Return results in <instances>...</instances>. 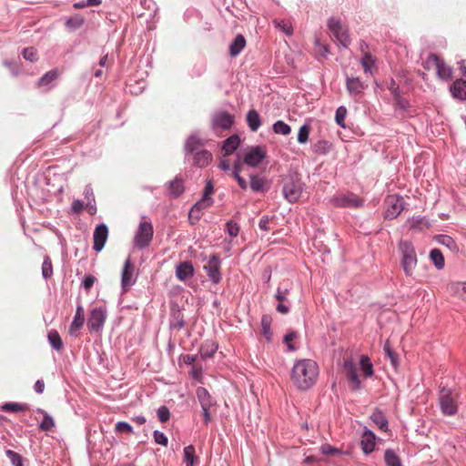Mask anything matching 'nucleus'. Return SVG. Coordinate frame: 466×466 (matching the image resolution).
<instances>
[{"label": "nucleus", "mask_w": 466, "mask_h": 466, "mask_svg": "<svg viewBox=\"0 0 466 466\" xmlns=\"http://www.w3.org/2000/svg\"><path fill=\"white\" fill-rule=\"evenodd\" d=\"M424 220V218L421 217H412L408 219L407 226L410 229H421V224Z\"/></svg>", "instance_id": "nucleus-60"}, {"label": "nucleus", "mask_w": 466, "mask_h": 466, "mask_svg": "<svg viewBox=\"0 0 466 466\" xmlns=\"http://www.w3.org/2000/svg\"><path fill=\"white\" fill-rule=\"evenodd\" d=\"M53 275L52 261L48 256L44 258L42 264V276L45 279H48Z\"/></svg>", "instance_id": "nucleus-50"}, {"label": "nucleus", "mask_w": 466, "mask_h": 466, "mask_svg": "<svg viewBox=\"0 0 466 466\" xmlns=\"http://www.w3.org/2000/svg\"><path fill=\"white\" fill-rule=\"evenodd\" d=\"M319 377V366L310 359H301L295 361L290 379L293 384L300 390H308L312 388Z\"/></svg>", "instance_id": "nucleus-1"}, {"label": "nucleus", "mask_w": 466, "mask_h": 466, "mask_svg": "<svg viewBox=\"0 0 466 466\" xmlns=\"http://www.w3.org/2000/svg\"><path fill=\"white\" fill-rule=\"evenodd\" d=\"M22 55L25 60L30 61V62H35L38 58L37 52H36L35 48L32 47V46L24 48Z\"/></svg>", "instance_id": "nucleus-58"}, {"label": "nucleus", "mask_w": 466, "mask_h": 466, "mask_svg": "<svg viewBox=\"0 0 466 466\" xmlns=\"http://www.w3.org/2000/svg\"><path fill=\"white\" fill-rule=\"evenodd\" d=\"M246 46V39L243 35L238 34L232 40L229 45V56L236 57L238 56Z\"/></svg>", "instance_id": "nucleus-28"}, {"label": "nucleus", "mask_w": 466, "mask_h": 466, "mask_svg": "<svg viewBox=\"0 0 466 466\" xmlns=\"http://www.w3.org/2000/svg\"><path fill=\"white\" fill-rule=\"evenodd\" d=\"M106 319V310L102 307L94 308L91 309L87 328L93 332H100L103 329Z\"/></svg>", "instance_id": "nucleus-11"}, {"label": "nucleus", "mask_w": 466, "mask_h": 466, "mask_svg": "<svg viewBox=\"0 0 466 466\" xmlns=\"http://www.w3.org/2000/svg\"><path fill=\"white\" fill-rule=\"evenodd\" d=\"M37 412L44 415L41 422L39 423V429L43 431H48L55 427V420L52 416L46 412L42 409H37Z\"/></svg>", "instance_id": "nucleus-35"}, {"label": "nucleus", "mask_w": 466, "mask_h": 466, "mask_svg": "<svg viewBox=\"0 0 466 466\" xmlns=\"http://www.w3.org/2000/svg\"><path fill=\"white\" fill-rule=\"evenodd\" d=\"M115 430L116 432H127V433H133V427L126 422V421H118L116 424Z\"/></svg>", "instance_id": "nucleus-63"}, {"label": "nucleus", "mask_w": 466, "mask_h": 466, "mask_svg": "<svg viewBox=\"0 0 466 466\" xmlns=\"http://www.w3.org/2000/svg\"><path fill=\"white\" fill-rule=\"evenodd\" d=\"M214 193V186L211 180H207L206 185L203 191L202 198L207 199H213L211 195Z\"/></svg>", "instance_id": "nucleus-64"}, {"label": "nucleus", "mask_w": 466, "mask_h": 466, "mask_svg": "<svg viewBox=\"0 0 466 466\" xmlns=\"http://www.w3.org/2000/svg\"><path fill=\"white\" fill-rule=\"evenodd\" d=\"M153 436H154V441H155V442L157 444H159V445H162V446H167V445L168 440H167V437L165 435L164 432L156 430L153 432Z\"/></svg>", "instance_id": "nucleus-62"}, {"label": "nucleus", "mask_w": 466, "mask_h": 466, "mask_svg": "<svg viewBox=\"0 0 466 466\" xmlns=\"http://www.w3.org/2000/svg\"><path fill=\"white\" fill-rule=\"evenodd\" d=\"M384 461L387 466H402L400 458L391 449H388L385 451Z\"/></svg>", "instance_id": "nucleus-37"}, {"label": "nucleus", "mask_w": 466, "mask_h": 466, "mask_svg": "<svg viewBox=\"0 0 466 466\" xmlns=\"http://www.w3.org/2000/svg\"><path fill=\"white\" fill-rule=\"evenodd\" d=\"M360 369L363 371L365 377L369 378L373 375V366L368 356L362 355L360 360Z\"/></svg>", "instance_id": "nucleus-41"}, {"label": "nucleus", "mask_w": 466, "mask_h": 466, "mask_svg": "<svg viewBox=\"0 0 466 466\" xmlns=\"http://www.w3.org/2000/svg\"><path fill=\"white\" fill-rule=\"evenodd\" d=\"M383 350L385 352V355L390 359V361L394 369H397L399 367V356L398 354L393 350L392 347L390 346V343L389 340H387L384 343Z\"/></svg>", "instance_id": "nucleus-39"}, {"label": "nucleus", "mask_w": 466, "mask_h": 466, "mask_svg": "<svg viewBox=\"0 0 466 466\" xmlns=\"http://www.w3.org/2000/svg\"><path fill=\"white\" fill-rule=\"evenodd\" d=\"M214 203V199H207L201 198L196 202L189 210L188 219L192 225L196 224L201 218L203 211L208 208L211 207Z\"/></svg>", "instance_id": "nucleus-16"}, {"label": "nucleus", "mask_w": 466, "mask_h": 466, "mask_svg": "<svg viewBox=\"0 0 466 466\" xmlns=\"http://www.w3.org/2000/svg\"><path fill=\"white\" fill-rule=\"evenodd\" d=\"M226 230L231 238H236L239 233V226L233 220H228L226 223Z\"/></svg>", "instance_id": "nucleus-57"}, {"label": "nucleus", "mask_w": 466, "mask_h": 466, "mask_svg": "<svg viewBox=\"0 0 466 466\" xmlns=\"http://www.w3.org/2000/svg\"><path fill=\"white\" fill-rule=\"evenodd\" d=\"M157 418L161 422H167L170 418V411L167 406H160L157 411Z\"/></svg>", "instance_id": "nucleus-61"}, {"label": "nucleus", "mask_w": 466, "mask_h": 466, "mask_svg": "<svg viewBox=\"0 0 466 466\" xmlns=\"http://www.w3.org/2000/svg\"><path fill=\"white\" fill-rule=\"evenodd\" d=\"M235 117L226 111H218L212 116L211 127L215 132L229 130L234 125Z\"/></svg>", "instance_id": "nucleus-9"}, {"label": "nucleus", "mask_w": 466, "mask_h": 466, "mask_svg": "<svg viewBox=\"0 0 466 466\" xmlns=\"http://www.w3.org/2000/svg\"><path fill=\"white\" fill-rule=\"evenodd\" d=\"M376 447V435L370 430H365L360 439V448L364 454L371 453Z\"/></svg>", "instance_id": "nucleus-21"}, {"label": "nucleus", "mask_w": 466, "mask_h": 466, "mask_svg": "<svg viewBox=\"0 0 466 466\" xmlns=\"http://www.w3.org/2000/svg\"><path fill=\"white\" fill-rule=\"evenodd\" d=\"M272 129L275 134L283 136H287L291 132V127L283 120L276 121L272 126Z\"/></svg>", "instance_id": "nucleus-44"}, {"label": "nucleus", "mask_w": 466, "mask_h": 466, "mask_svg": "<svg viewBox=\"0 0 466 466\" xmlns=\"http://www.w3.org/2000/svg\"><path fill=\"white\" fill-rule=\"evenodd\" d=\"M440 407L441 412L447 416H453L458 411V406L452 399L450 391L445 390L444 389L441 390L440 397Z\"/></svg>", "instance_id": "nucleus-17"}, {"label": "nucleus", "mask_w": 466, "mask_h": 466, "mask_svg": "<svg viewBox=\"0 0 466 466\" xmlns=\"http://www.w3.org/2000/svg\"><path fill=\"white\" fill-rule=\"evenodd\" d=\"M27 409L26 404L17 402H6L2 406V410L6 412H19Z\"/></svg>", "instance_id": "nucleus-46"}, {"label": "nucleus", "mask_w": 466, "mask_h": 466, "mask_svg": "<svg viewBox=\"0 0 466 466\" xmlns=\"http://www.w3.org/2000/svg\"><path fill=\"white\" fill-rule=\"evenodd\" d=\"M394 106L397 110L401 112H408L410 108V102L404 98L401 94L393 97Z\"/></svg>", "instance_id": "nucleus-48"}, {"label": "nucleus", "mask_w": 466, "mask_h": 466, "mask_svg": "<svg viewBox=\"0 0 466 466\" xmlns=\"http://www.w3.org/2000/svg\"><path fill=\"white\" fill-rule=\"evenodd\" d=\"M108 238V228L105 223L98 224L93 234V249L96 252H100L107 240Z\"/></svg>", "instance_id": "nucleus-18"}, {"label": "nucleus", "mask_w": 466, "mask_h": 466, "mask_svg": "<svg viewBox=\"0 0 466 466\" xmlns=\"http://www.w3.org/2000/svg\"><path fill=\"white\" fill-rule=\"evenodd\" d=\"M370 420L379 427L380 430L387 431L389 422L385 415L380 410H376L370 415Z\"/></svg>", "instance_id": "nucleus-32"}, {"label": "nucleus", "mask_w": 466, "mask_h": 466, "mask_svg": "<svg viewBox=\"0 0 466 466\" xmlns=\"http://www.w3.org/2000/svg\"><path fill=\"white\" fill-rule=\"evenodd\" d=\"M430 258L437 269H442L445 266L444 257L438 248H432L430 251Z\"/></svg>", "instance_id": "nucleus-36"}, {"label": "nucleus", "mask_w": 466, "mask_h": 466, "mask_svg": "<svg viewBox=\"0 0 466 466\" xmlns=\"http://www.w3.org/2000/svg\"><path fill=\"white\" fill-rule=\"evenodd\" d=\"M154 229L151 222L142 221L134 237V246L138 249H144L149 246L153 238Z\"/></svg>", "instance_id": "nucleus-6"}, {"label": "nucleus", "mask_w": 466, "mask_h": 466, "mask_svg": "<svg viewBox=\"0 0 466 466\" xmlns=\"http://www.w3.org/2000/svg\"><path fill=\"white\" fill-rule=\"evenodd\" d=\"M167 190L169 195L173 198H177L182 195L185 190L183 179L176 177L173 180L168 182Z\"/></svg>", "instance_id": "nucleus-29"}, {"label": "nucleus", "mask_w": 466, "mask_h": 466, "mask_svg": "<svg viewBox=\"0 0 466 466\" xmlns=\"http://www.w3.org/2000/svg\"><path fill=\"white\" fill-rule=\"evenodd\" d=\"M435 67L436 74L442 80H449L452 76V68L446 65L444 60L436 54H430L424 62V68L427 70Z\"/></svg>", "instance_id": "nucleus-5"}, {"label": "nucleus", "mask_w": 466, "mask_h": 466, "mask_svg": "<svg viewBox=\"0 0 466 466\" xmlns=\"http://www.w3.org/2000/svg\"><path fill=\"white\" fill-rule=\"evenodd\" d=\"M218 349V344L212 339L205 340L200 348L199 354L202 360L212 358Z\"/></svg>", "instance_id": "nucleus-27"}, {"label": "nucleus", "mask_w": 466, "mask_h": 466, "mask_svg": "<svg viewBox=\"0 0 466 466\" xmlns=\"http://www.w3.org/2000/svg\"><path fill=\"white\" fill-rule=\"evenodd\" d=\"M205 143L196 135H190L185 143V159L190 161L193 166L203 168L208 166L212 160V154L204 149Z\"/></svg>", "instance_id": "nucleus-2"}, {"label": "nucleus", "mask_w": 466, "mask_h": 466, "mask_svg": "<svg viewBox=\"0 0 466 466\" xmlns=\"http://www.w3.org/2000/svg\"><path fill=\"white\" fill-rule=\"evenodd\" d=\"M347 116V108L343 106H340L337 108L336 114H335V121L337 125L340 127H345V117Z\"/></svg>", "instance_id": "nucleus-51"}, {"label": "nucleus", "mask_w": 466, "mask_h": 466, "mask_svg": "<svg viewBox=\"0 0 466 466\" xmlns=\"http://www.w3.org/2000/svg\"><path fill=\"white\" fill-rule=\"evenodd\" d=\"M345 84L350 96L356 102L362 98L364 91L368 87V85L357 76H347Z\"/></svg>", "instance_id": "nucleus-10"}, {"label": "nucleus", "mask_w": 466, "mask_h": 466, "mask_svg": "<svg viewBox=\"0 0 466 466\" xmlns=\"http://www.w3.org/2000/svg\"><path fill=\"white\" fill-rule=\"evenodd\" d=\"M247 123L252 132L258 131L261 126V119L255 109H250L247 114Z\"/></svg>", "instance_id": "nucleus-31"}, {"label": "nucleus", "mask_w": 466, "mask_h": 466, "mask_svg": "<svg viewBox=\"0 0 466 466\" xmlns=\"http://www.w3.org/2000/svg\"><path fill=\"white\" fill-rule=\"evenodd\" d=\"M309 127L308 125H302L298 133V142L299 144H305L309 140Z\"/></svg>", "instance_id": "nucleus-55"}, {"label": "nucleus", "mask_w": 466, "mask_h": 466, "mask_svg": "<svg viewBox=\"0 0 466 466\" xmlns=\"http://www.w3.org/2000/svg\"><path fill=\"white\" fill-rule=\"evenodd\" d=\"M343 369L348 380L351 383L352 390H359L361 388V381L357 372L356 364L352 360H345L343 362Z\"/></svg>", "instance_id": "nucleus-19"}, {"label": "nucleus", "mask_w": 466, "mask_h": 466, "mask_svg": "<svg viewBox=\"0 0 466 466\" xmlns=\"http://www.w3.org/2000/svg\"><path fill=\"white\" fill-rule=\"evenodd\" d=\"M298 336H299L298 332L293 331V330L289 331L288 333L285 334V336L283 338V341L287 346L288 351H296L297 350L298 348L292 343V341L294 339H296L298 338Z\"/></svg>", "instance_id": "nucleus-47"}, {"label": "nucleus", "mask_w": 466, "mask_h": 466, "mask_svg": "<svg viewBox=\"0 0 466 466\" xmlns=\"http://www.w3.org/2000/svg\"><path fill=\"white\" fill-rule=\"evenodd\" d=\"M274 25L278 29L282 31L287 35H291L293 34V27H292L291 23L289 20L276 19V20H274Z\"/></svg>", "instance_id": "nucleus-45"}, {"label": "nucleus", "mask_w": 466, "mask_h": 466, "mask_svg": "<svg viewBox=\"0 0 466 466\" xmlns=\"http://www.w3.org/2000/svg\"><path fill=\"white\" fill-rule=\"evenodd\" d=\"M196 395L201 408H212L216 405V400L204 387H198L196 390Z\"/></svg>", "instance_id": "nucleus-26"}, {"label": "nucleus", "mask_w": 466, "mask_h": 466, "mask_svg": "<svg viewBox=\"0 0 466 466\" xmlns=\"http://www.w3.org/2000/svg\"><path fill=\"white\" fill-rule=\"evenodd\" d=\"M451 96L461 101H466V80L456 79L450 86Z\"/></svg>", "instance_id": "nucleus-25"}, {"label": "nucleus", "mask_w": 466, "mask_h": 466, "mask_svg": "<svg viewBox=\"0 0 466 466\" xmlns=\"http://www.w3.org/2000/svg\"><path fill=\"white\" fill-rule=\"evenodd\" d=\"M328 28L343 48L349 47L350 45V38L348 30L342 26L339 18L330 17L328 20Z\"/></svg>", "instance_id": "nucleus-7"}, {"label": "nucleus", "mask_w": 466, "mask_h": 466, "mask_svg": "<svg viewBox=\"0 0 466 466\" xmlns=\"http://www.w3.org/2000/svg\"><path fill=\"white\" fill-rule=\"evenodd\" d=\"M102 3V0H83L80 2H76L73 5V7L76 9H82L87 6H98Z\"/></svg>", "instance_id": "nucleus-56"}, {"label": "nucleus", "mask_w": 466, "mask_h": 466, "mask_svg": "<svg viewBox=\"0 0 466 466\" xmlns=\"http://www.w3.org/2000/svg\"><path fill=\"white\" fill-rule=\"evenodd\" d=\"M134 271V265L131 262L130 257H128L124 263L121 272V289L124 292L127 291L137 281Z\"/></svg>", "instance_id": "nucleus-12"}, {"label": "nucleus", "mask_w": 466, "mask_h": 466, "mask_svg": "<svg viewBox=\"0 0 466 466\" xmlns=\"http://www.w3.org/2000/svg\"><path fill=\"white\" fill-rule=\"evenodd\" d=\"M375 63L376 59L369 52H365L360 58V65L366 74L371 72Z\"/></svg>", "instance_id": "nucleus-40"}, {"label": "nucleus", "mask_w": 466, "mask_h": 466, "mask_svg": "<svg viewBox=\"0 0 466 466\" xmlns=\"http://www.w3.org/2000/svg\"><path fill=\"white\" fill-rule=\"evenodd\" d=\"M5 455L10 460L13 466H23V459L19 453L12 450H6Z\"/></svg>", "instance_id": "nucleus-53"}, {"label": "nucleus", "mask_w": 466, "mask_h": 466, "mask_svg": "<svg viewBox=\"0 0 466 466\" xmlns=\"http://www.w3.org/2000/svg\"><path fill=\"white\" fill-rule=\"evenodd\" d=\"M85 322L84 309L82 305H77L76 314L73 321L69 326V334L71 336H77Z\"/></svg>", "instance_id": "nucleus-23"}, {"label": "nucleus", "mask_w": 466, "mask_h": 466, "mask_svg": "<svg viewBox=\"0 0 466 466\" xmlns=\"http://www.w3.org/2000/svg\"><path fill=\"white\" fill-rule=\"evenodd\" d=\"M174 319L170 321V329L180 330L185 326V320L181 316L180 312H177L173 315Z\"/></svg>", "instance_id": "nucleus-54"}, {"label": "nucleus", "mask_w": 466, "mask_h": 466, "mask_svg": "<svg viewBox=\"0 0 466 466\" xmlns=\"http://www.w3.org/2000/svg\"><path fill=\"white\" fill-rule=\"evenodd\" d=\"M400 256V267L406 277H412L418 265V255L413 243L409 239H400L398 243Z\"/></svg>", "instance_id": "nucleus-3"}, {"label": "nucleus", "mask_w": 466, "mask_h": 466, "mask_svg": "<svg viewBox=\"0 0 466 466\" xmlns=\"http://www.w3.org/2000/svg\"><path fill=\"white\" fill-rule=\"evenodd\" d=\"M220 265L221 259L215 254L209 258L208 263L203 267L209 280L214 284H218L221 280Z\"/></svg>", "instance_id": "nucleus-13"}, {"label": "nucleus", "mask_w": 466, "mask_h": 466, "mask_svg": "<svg viewBox=\"0 0 466 466\" xmlns=\"http://www.w3.org/2000/svg\"><path fill=\"white\" fill-rule=\"evenodd\" d=\"M47 339L54 350L57 351L63 350L64 344L57 330L51 329L47 334Z\"/></svg>", "instance_id": "nucleus-34"}, {"label": "nucleus", "mask_w": 466, "mask_h": 466, "mask_svg": "<svg viewBox=\"0 0 466 466\" xmlns=\"http://www.w3.org/2000/svg\"><path fill=\"white\" fill-rule=\"evenodd\" d=\"M320 451L326 456H339L343 454L341 450L335 448L329 443L322 444L320 446Z\"/></svg>", "instance_id": "nucleus-49"}, {"label": "nucleus", "mask_w": 466, "mask_h": 466, "mask_svg": "<svg viewBox=\"0 0 466 466\" xmlns=\"http://www.w3.org/2000/svg\"><path fill=\"white\" fill-rule=\"evenodd\" d=\"M194 275V267L190 261L180 262L176 268V276L181 281H186Z\"/></svg>", "instance_id": "nucleus-24"}, {"label": "nucleus", "mask_w": 466, "mask_h": 466, "mask_svg": "<svg viewBox=\"0 0 466 466\" xmlns=\"http://www.w3.org/2000/svg\"><path fill=\"white\" fill-rule=\"evenodd\" d=\"M267 151L264 147H252L243 157V162L248 167H258L266 157Z\"/></svg>", "instance_id": "nucleus-14"}, {"label": "nucleus", "mask_w": 466, "mask_h": 466, "mask_svg": "<svg viewBox=\"0 0 466 466\" xmlns=\"http://www.w3.org/2000/svg\"><path fill=\"white\" fill-rule=\"evenodd\" d=\"M332 202L338 208H359L363 204V201L353 193L336 196L332 198Z\"/></svg>", "instance_id": "nucleus-15"}, {"label": "nucleus", "mask_w": 466, "mask_h": 466, "mask_svg": "<svg viewBox=\"0 0 466 466\" xmlns=\"http://www.w3.org/2000/svg\"><path fill=\"white\" fill-rule=\"evenodd\" d=\"M85 24V19L79 15L66 18L65 25L69 31H76Z\"/></svg>", "instance_id": "nucleus-33"}, {"label": "nucleus", "mask_w": 466, "mask_h": 466, "mask_svg": "<svg viewBox=\"0 0 466 466\" xmlns=\"http://www.w3.org/2000/svg\"><path fill=\"white\" fill-rule=\"evenodd\" d=\"M239 143V137L232 135L224 141L222 150L225 152V155H230L238 147Z\"/></svg>", "instance_id": "nucleus-30"}, {"label": "nucleus", "mask_w": 466, "mask_h": 466, "mask_svg": "<svg viewBox=\"0 0 466 466\" xmlns=\"http://www.w3.org/2000/svg\"><path fill=\"white\" fill-rule=\"evenodd\" d=\"M314 44H315V49H316L319 56H320L321 59H326L328 56V54L329 53L328 46L325 44H322L320 42L319 38H315Z\"/></svg>", "instance_id": "nucleus-52"}, {"label": "nucleus", "mask_w": 466, "mask_h": 466, "mask_svg": "<svg viewBox=\"0 0 466 466\" xmlns=\"http://www.w3.org/2000/svg\"><path fill=\"white\" fill-rule=\"evenodd\" d=\"M261 333L268 342L271 340V318L269 316L264 315L261 318Z\"/></svg>", "instance_id": "nucleus-38"}, {"label": "nucleus", "mask_w": 466, "mask_h": 466, "mask_svg": "<svg viewBox=\"0 0 466 466\" xmlns=\"http://www.w3.org/2000/svg\"><path fill=\"white\" fill-rule=\"evenodd\" d=\"M249 187L254 193H265L269 189L270 184L263 177L258 175L250 176Z\"/></svg>", "instance_id": "nucleus-22"}, {"label": "nucleus", "mask_w": 466, "mask_h": 466, "mask_svg": "<svg viewBox=\"0 0 466 466\" xmlns=\"http://www.w3.org/2000/svg\"><path fill=\"white\" fill-rule=\"evenodd\" d=\"M303 182L298 175H289L284 179L283 195L289 203H295L303 191Z\"/></svg>", "instance_id": "nucleus-4"}, {"label": "nucleus", "mask_w": 466, "mask_h": 466, "mask_svg": "<svg viewBox=\"0 0 466 466\" xmlns=\"http://www.w3.org/2000/svg\"><path fill=\"white\" fill-rule=\"evenodd\" d=\"M59 76L60 72L58 69H51L38 79L36 86L38 87L44 86L46 91H49L56 86V82Z\"/></svg>", "instance_id": "nucleus-20"}, {"label": "nucleus", "mask_w": 466, "mask_h": 466, "mask_svg": "<svg viewBox=\"0 0 466 466\" xmlns=\"http://www.w3.org/2000/svg\"><path fill=\"white\" fill-rule=\"evenodd\" d=\"M437 241L445 247H447L449 249L452 251L458 250V246L455 242V240L448 235H439L436 237Z\"/></svg>", "instance_id": "nucleus-42"}, {"label": "nucleus", "mask_w": 466, "mask_h": 466, "mask_svg": "<svg viewBox=\"0 0 466 466\" xmlns=\"http://www.w3.org/2000/svg\"><path fill=\"white\" fill-rule=\"evenodd\" d=\"M330 149V144L326 140H319L315 144V152L318 154H327Z\"/></svg>", "instance_id": "nucleus-59"}, {"label": "nucleus", "mask_w": 466, "mask_h": 466, "mask_svg": "<svg viewBox=\"0 0 466 466\" xmlns=\"http://www.w3.org/2000/svg\"><path fill=\"white\" fill-rule=\"evenodd\" d=\"M197 458L195 455V447L188 445L184 448V462L186 466H194Z\"/></svg>", "instance_id": "nucleus-43"}, {"label": "nucleus", "mask_w": 466, "mask_h": 466, "mask_svg": "<svg viewBox=\"0 0 466 466\" xmlns=\"http://www.w3.org/2000/svg\"><path fill=\"white\" fill-rule=\"evenodd\" d=\"M385 204V218L394 219L402 212L406 203L401 196L390 195L386 198Z\"/></svg>", "instance_id": "nucleus-8"}]
</instances>
